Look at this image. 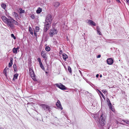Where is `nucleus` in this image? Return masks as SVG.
Segmentation results:
<instances>
[{
  "label": "nucleus",
  "mask_w": 129,
  "mask_h": 129,
  "mask_svg": "<svg viewBox=\"0 0 129 129\" xmlns=\"http://www.w3.org/2000/svg\"><path fill=\"white\" fill-rule=\"evenodd\" d=\"M106 118V116L104 114H102L98 120V125L99 127L102 128L105 125Z\"/></svg>",
  "instance_id": "nucleus-1"
},
{
  "label": "nucleus",
  "mask_w": 129,
  "mask_h": 129,
  "mask_svg": "<svg viewBox=\"0 0 129 129\" xmlns=\"http://www.w3.org/2000/svg\"><path fill=\"white\" fill-rule=\"evenodd\" d=\"M2 18L3 21L7 24L11 28H13V27L14 25L12 23L10 19H8L6 17L4 16H2Z\"/></svg>",
  "instance_id": "nucleus-2"
},
{
  "label": "nucleus",
  "mask_w": 129,
  "mask_h": 129,
  "mask_svg": "<svg viewBox=\"0 0 129 129\" xmlns=\"http://www.w3.org/2000/svg\"><path fill=\"white\" fill-rule=\"evenodd\" d=\"M58 32L57 30L55 28H53L51 29L49 35L51 37H53L54 35L56 34Z\"/></svg>",
  "instance_id": "nucleus-3"
},
{
  "label": "nucleus",
  "mask_w": 129,
  "mask_h": 129,
  "mask_svg": "<svg viewBox=\"0 0 129 129\" xmlns=\"http://www.w3.org/2000/svg\"><path fill=\"white\" fill-rule=\"evenodd\" d=\"M54 85L56 86L57 87L62 90H66L67 89L66 87L64 85L60 83L55 84Z\"/></svg>",
  "instance_id": "nucleus-4"
},
{
  "label": "nucleus",
  "mask_w": 129,
  "mask_h": 129,
  "mask_svg": "<svg viewBox=\"0 0 129 129\" xmlns=\"http://www.w3.org/2000/svg\"><path fill=\"white\" fill-rule=\"evenodd\" d=\"M52 19V16L51 15L49 14L46 17L45 21L46 23H51Z\"/></svg>",
  "instance_id": "nucleus-5"
},
{
  "label": "nucleus",
  "mask_w": 129,
  "mask_h": 129,
  "mask_svg": "<svg viewBox=\"0 0 129 129\" xmlns=\"http://www.w3.org/2000/svg\"><path fill=\"white\" fill-rule=\"evenodd\" d=\"M29 73L31 78L34 81L36 80V78L34 72L31 69H30L29 70Z\"/></svg>",
  "instance_id": "nucleus-6"
},
{
  "label": "nucleus",
  "mask_w": 129,
  "mask_h": 129,
  "mask_svg": "<svg viewBox=\"0 0 129 129\" xmlns=\"http://www.w3.org/2000/svg\"><path fill=\"white\" fill-rule=\"evenodd\" d=\"M44 28V30L45 31H46L47 30H48L50 27L51 24V23H46Z\"/></svg>",
  "instance_id": "nucleus-7"
},
{
  "label": "nucleus",
  "mask_w": 129,
  "mask_h": 129,
  "mask_svg": "<svg viewBox=\"0 0 129 129\" xmlns=\"http://www.w3.org/2000/svg\"><path fill=\"white\" fill-rule=\"evenodd\" d=\"M41 55L42 57L45 60V61H46V60L47 58V57L46 54V52L42 51L41 53Z\"/></svg>",
  "instance_id": "nucleus-8"
},
{
  "label": "nucleus",
  "mask_w": 129,
  "mask_h": 129,
  "mask_svg": "<svg viewBox=\"0 0 129 129\" xmlns=\"http://www.w3.org/2000/svg\"><path fill=\"white\" fill-rule=\"evenodd\" d=\"M87 22L89 25L91 26H96V23L92 20H87Z\"/></svg>",
  "instance_id": "nucleus-9"
},
{
  "label": "nucleus",
  "mask_w": 129,
  "mask_h": 129,
  "mask_svg": "<svg viewBox=\"0 0 129 129\" xmlns=\"http://www.w3.org/2000/svg\"><path fill=\"white\" fill-rule=\"evenodd\" d=\"M56 105L58 108L60 109L61 110L62 109V108L61 106L60 101L58 100L56 103Z\"/></svg>",
  "instance_id": "nucleus-10"
},
{
  "label": "nucleus",
  "mask_w": 129,
  "mask_h": 129,
  "mask_svg": "<svg viewBox=\"0 0 129 129\" xmlns=\"http://www.w3.org/2000/svg\"><path fill=\"white\" fill-rule=\"evenodd\" d=\"M107 63L109 65L112 64L113 62V60L111 58H109L107 59Z\"/></svg>",
  "instance_id": "nucleus-11"
},
{
  "label": "nucleus",
  "mask_w": 129,
  "mask_h": 129,
  "mask_svg": "<svg viewBox=\"0 0 129 129\" xmlns=\"http://www.w3.org/2000/svg\"><path fill=\"white\" fill-rule=\"evenodd\" d=\"M60 5V3L57 2H54L53 3V5L56 8L58 7Z\"/></svg>",
  "instance_id": "nucleus-12"
},
{
  "label": "nucleus",
  "mask_w": 129,
  "mask_h": 129,
  "mask_svg": "<svg viewBox=\"0 0 129 129\" xmlns=\"http://www.w3.org/2000/svg\"><path fill=\"white\" fill-rule=\"evenodd\" d=\"M40 106L42 107V108L44 110H46V108L47 107L48 105L45 104H41Z\"/></svg>",
  "instance_id": "nucleus-13"
},
{
  "label": "nucleus",
  "mask_w": 129,
  "mask_h": 129,
  "mask_svg": "<svg viewBox=\"0 0 129 129\" xmlns=\"http://www.w3.org/2000/svg\"><path fill=\"white\" fill-rule=\"evenodd\" d=\"M12 15H13L14 17L15 18H18V14L17 13L15 12H13L12 13Z\"/></svg>",
  "instance_id": "nucleus-14"
},
{
  "label": "nucleus",
  "mask_w": 129,
  "mask_h": 129,
  "mask_svg": "<svg viewBox=\"0 0 129 129\" xmlns=\"http://www.w3.org/2000/svg\"><path fill=\"white\" fill-rule=\"evenodd\" d=\"M63 58L65 60H66V59L68 58L67 55L65 54H63L62 55Z\"/></svg>",
  "instance_id": "nucleus-15"
},
{
  "label": "nucleus",
  "mask_w": 129,
  "mask_h": 129,
  "mask_svg": "<svg viewBox=\"0 0 129 129\" xmlns=\"http://www.w3.org/2000/svg\"><path fill=\"white\" fill-rule=\"evenodd\" d=\"M13 59L12 58H11L10 59V62L9 63V67H11L13 64Z\"/></svg>",
  "instance_id": "nucleus-16"
},
{
  "label": "nucleus",
  "mask_w": 129,
  "mask_h": 129,
  "mask_svg": "<svg viewBox=\"0 0 129 129\" xmlns=\"http://www.w3.org/2000/svg\"><path fill=\"white\" fill-rule=\"evenodd\" d=\"M108 106L110 108L111 110L113 111H115V110L114 109L112 108V104L111 103H110L109 104H108Z\"/></svg>",
  "instance_id": "nucleus-17"
},
{
  "label": "nucleus",
  "mask_w": 129,
  "mask_h": 129,
  "mask_svg": "<svg viewBox=\"0 0 129 129\" xmlns=\"http://www.w3.org/2000/svg\"><path fill=\"white\" fill-rule=\"evenodd\" d=\"M11 21H12L13 23L16 25H18V22L13 19H11Z\"/></svg>",
  "instance_id": "nucleus-18"
},
{
  "label": "nucleus",
  "mask_w": 129,
  "mask_h": 129,
  "mask_svg": "<svg viewBox=\"0 0 129 129\" xmlns=\"http://www.w3.org/2000/svg\"><path fill=\"white\" fill-rule=\"evenodd\" d=\"M42 9L40 8H39L36 11V12L38 14L40 13L42 11Z\"/></svg>",
  "instance_id": "nucleus-19"
},
{
  "label": "nucleus",
  "mask_w": 129,
  "mask_h": 129,
  "mask_svg": "<svg viewBox=\"0 0 129 129\" xmlns=\"http://www.w3.org/2000/svg\"><path fill=\"white\" fill-rule=\"evenodd\" d=\"M122 121L125 122L126 124H129V120H128L122 119Z\"/></svg>",
  "instance_id": "nucleus-20"
},
{
  "label": "nucleus",
  "mask_w": 129,
  "mask_h": 129,
  "mask_svg": "<svg viewBox=\"0 0 129 129\" xmlns=\"http://www.w3.org/2000/svg\"><path fill=\"white\" fill-rule=\"evenodd\" d=\"M17 50L15 48H14L13 49V53L16 54L17 53Z\"/></svg>",
  "instance_id": "nucleus-21"
},
{
  "label": "nucleus",
  "mask_w": 129,
  "mask_h": 129,
  "mask_svg": "<svg viewBox=\"0 0 129 129\" xmlns=\"http://www.w3.org/2000/svg\"><path fill=\"white\" fill-rule=\"evenodd\" d=\"M18 74H15L14 75V77L13 78V80H15L17 79Z\"/></svg>",
  "instance_id": "nucleus-22"
},
{
  "label": "nucleus",
  "mask_w": 129,
  "mask_h": 129,
  "mask_svg": "<svg viewBox=\"0 0 129 129\" xmlns=\"http://www.w3.org/2000/svg\"><path fill=\"white\" fill-rule=\"evenodd\" d=\"M6 68L3 71V74H4L5 76L7 77V75L6 72Z\"/></svg>",
  "instance_id": "nucleus-23"
},
{
  "label": "nucleus",
  "mask_w": 129,
  "mask_h": 129,
  "mask_svg": "<svg viewBox=\"0 0 129 129\" xmlns=\"http://www.w3.org/2000/svg\"><path fill=\"white\" fill-rule=\"evenodd\" d=\"M19 13H23L24 12V10H22V9L21 8L19 9Z\"/></svg>",
  "instance_id": "nucleus-24"
},
{
  "label": "nucleus",
  "mask_w": 129,
  "mask_h": 129,
  "mask_svg": "<svg viewBox=\"0 0 129 129\" xmlns=\"http://www.w3.org/2000/svg\"><path fill=\"white\" fill-rule=\"evenodd\" d=\"M40 67L43 70H44L45 69L42 63H41L39 64Z\"/></svg>",
  "instance_id": "nucleus-25"
},
{
  "label": "nucleus",
  "mask_w": 129,
  "mask_h": 129,
  "mask_svg": "<svg viewBox=\"0 0 129 129\" xmlns=\"http://www.w3.org/2000/svg\"><path fill=\"white\" fill-rule=\"evenodd\" d=\"M51 109L49 106H47V107L46 108V110H48L49 112H50V111Z\"/></svg>",
  "instance_id": "nucleus-26"
},
{
  "label": "nucleus",
  "mask_w": 129,
  "mask_h": 129,
  "mask_svg": "<svg viewBox=\"0 0 129 129\" xmlns=\"http://www.w3.org/2000/svg\"><path fill=\"white\" fill-rule=\"evenodd\" d=\"M13 69L14 71L15 72L17 70L16 66L15 64H14L13 65Z\"/></svg>",
  "instance_id": "nucleus-27"
},
{
  "label": "nucleus",
  "mask_w": 129,
  "mask_h": 129,
  "mask_svg": "<svg viewBox=\"0 0 129 129\" xmlns=\"http://www.w3.org/2000/svg\"><path fill=\"white\" fill-rule=\"evenodd\" d=\"M29 30L30 34H33V30L31 29V27H29Z\"/></svg>",
  "instance_id": "nucleus-28"
},
{
  "label": "nucleus",
  "mask_w": 129,
  "mask_h": 129,
  "mask_svg": "<svg viewBox=\"0 0 129 129\" xmlns=\"http://www.w3.org/2000/svg\"><path fill=\"white\" fill-rule=\"evenodd\" d=\"M1 6L3 8L5 9L6 8V5L4 4H3L1 5Z\"/></svg>",
  "instance_id": "nucleus-29"
},
{
  "label": "nucleus",
  "mask_w": 129,
  "mask_h": 129,
  "mask_svg": "<svg viewBox=\"0 0 129 129\" xmlns=\"http://www.w3.org/2000/svg\"><path fill=\"white\" fill-rule=\"evenodd\" d=\"M45 50L47 51H48L50 50V48L49 47H47L45 48Z\"/></svg>",
  "instance_id": "nucleus-30"
},
{
  "label": "nucleus",
  "mask_w": 129,
  "mask_h": 129,
  "mask_svg": "<svg viewBox=\"0 0 129 129\" xmlns=\"http://www.w3.org/2000/svg\"><path fill=\"white\" fill-rule=\"evenodd\" d=\"M37 60L39 61V64L42 63L41 59L40 58H37Z\"/></svg>",
  "instance_id": "nucleus-31"
},
{
  "label": "nucleus",
  "mask_w": 129,
  "mask_h": 129,
  "mask_svg": "<svg viewBox=\"0 0 129 129\" xmlns=\"http://www.w3.org/2000/svg\"><path fill=\"white\" fill-rule=\"evenodd\" d=\"M68 69L69 71V72L70 73H71L72 72V70L71 67L70 66H69L68 67Z\"/></svg>",
  "instance_id": "nucleus-32"
},
{
  "label": "nucleus",
  "mask_w": 129,
  "mask_h": 129,
  "mask_svg": "<svg viewBox=\"0 0 129 129\" xmlns=\"http://www.w3.org/2000/svg\"><path fill=\"white\" fill-rule=\"evenodd\" d=\"M11 36L14 39H16V37L14 36V35L13 34H11Z\"/></svg>",
  "instance_id": "nucleus-33"
},
{
  "label": "nucleus",
  "mask_w": 129,
  "mask_h": 129,
  "mask_svg": "<svg viewBox=\"0 0 129 129\" xmlns=\"http://www.w3.org/2000/svg\"><path fill=\"white\" fill-rule=\"evenodd\" d=\"M36 31L38 32V31L39 30V28L38 27H36Z\"/></svg>",
  "instance_id": "nucleus-34"
},
{
  "label": "nucleus",
  "mask_w": 129,
  "mask_h": 129,
  "mask_svg": "<svg viewBox=\"0 0 129 129\" xmlns=\"http://www.w3.org/2000/svg\"><path fill=\"white\" fill-rule=\"evenodd\" d=\"M97 33L98 34H99L100 35H101V34L100 31V30H97Z\"/></svg>",
  "instance_id": "nucleus-35"
},
{
  "label": "nucleus",
  "mask_w": 129,
  "mask_h": 129,
  "mask_svg": "<svg viewBox=\"0 0 129 129\" xmlns=\"http://www.w3.org/2000/svg\"><path fill=\"white\" fill-rule=\"evenodd\" d=\"M30 17L32 19H34L35 18V16L34 14L31 15Z\"/></svg>",
  "instance_id": "nucleus-36"
},
{
  "label": "nucleus",
  "mask_w": 129,
  "mask_h": 129,
  "mask_svg": "<svg viewBox=\"0 0 129 129\" xmlns=\"http://www.w3.org/2000/svg\"><path fill=\"white\" fill-rule=\"evenodd\" d=\"M99 92L100 93V94H101V95L102 96V97L103 98H104V95L103 94V93L101 92V91H99Z\"/></svg>",
  "instance_id": "nucleus-37"
},
{
  "label": "nucleus",
  "mask_w": 129,
  "mask_h": 129,
  "mask_svg": "<svg viewBox=\"0 0 129 129\" xmlns=\"http://www.w3.org/2000/svg\"><path fill=\"white\" fill-rule=\"evenodd\" d=\"M103 93H105L107 92V91L106 90H102Z\"/></svg>",
  "instance_id": "nucleus-38"
},
{
  "label": "nucleus",
  "mask_w": 129,
  "mask_h": 129,
  "mask_svg": "<svg viewBox=\"0 0 129 129\" xmlns=\"http://www.w3.org/2000/svg\"><path fill=\"white\" fill-rule=\"evenodd\" d=\"M106 101L108 102L109 103V104L110 103H111L110 102V101L109 100V99H107L106 100Z\"/></svg>",
  "instance_id": "nucleus-39"
},
{
  "label": "nucleus",
  "mask_w": 129,
  "mask_h": 129,
  "mask_svg": "<svg viewBox=\"0 0 129 129\" xmlns=\"http://www.w3.org/2000/svg\"><path fill=\"white\" fill-rule=\"evenodd\" d=\"M126 3L129 5V0H126Z\"/></svg>",
  "instance_id": "nucleus-40"
},
{
  "label": "nucleus",
  "mask_w": 129,
  "mask_h": 129,
  "mask_svg": "<svg viewBox=\"0 0 129 129\" xmlns=\"http://www.w3.org/2000/svg\"><path fill=\"white\" fill-rule=\"evenodd\" d=\"M62 53V50H60L59 52V53L60 54H61Z\"/></svg>",
  "instance_id": "nucleus-41"
},
{
  "label": "nucleus",
  "mask_w": 129,
  "mask_h": 129,
  "mask_svg": "<svg viewBox=\"0 0 129 129\" xmlns=\"http://www.w3.org/2000/svg\"><path fill=\"white\" fill-rule=\"evenodd\" d=\"M101 56L100 55H98L97 57V58H99L101 57Z\"/></svg>",
  "instance_id": "nucleus-42"
},
{
  "label": "nucleus",
  "mask_w": 129,
  "mask_h": 129,
  "mask_svg": "<svg viewBox=\"0 0 129 129\" xmlns=\"http://www.w3.org/2000/svg\"><path fill=\"white\" fill-rule=\"evenodd\" d=\"M96 29H97V30H100V29L99 28V26H97L96 27Z\"/></svg>",
  "instance_id": "nucleus-43"
},
{
  "label": "nucleus",
  "mask_w": 129,
  "mask_h": 129,
  "mask_svg": "<svg viewBox=\"0 0 129 129\" xmlns=\"http://www.w3.org/2000/svg\"><path fill=\"white\" fill-rule=\"evenodd\" d=\"M94 118L95 120H98H98L97 119V118L95 116H94Z\"/></svg>",
  "instance_id": "nucleus-44"
},
{
  "label": "nucleus",
  "mask_w": 129,
  "mask_h": 129,
  "mask_svg": "<svg viewBox=\"0 0 129 129\" xmlns=\"http://www.w3.org/2000/svg\"><path fill=\"white\" fill-rule=\"evenodd\" d=\"M116 0V1H117L118 3H119L120 2L119 0Z\"/></svg>",
  "instance_id": "nucleus-45"
},
{
  "label": "nucleus",
  "mask_w": 129,
  "mask_h": 129,
  "mask_svg": "<svg viewBox=\"0 0 129 129\" xmlns=\"http://www.w3.org/2000/svg\"><path fill=\"white\" fill-rule=\"evenodd\" d=\"M99 76V74H97L96 75V77L98 78V77Z\"/></svg>",
  "instance_id": "nucleus-46"
},
{
  "label": "nucleus",
  "mask_w": 129,
  "mask_h": 129,
  "mask_svg": "<svg viewBox=\"0 0 129 129\" xmlns=\"http://www.w3.org/2000/svg\"><path fill=\"white\" fill-rule=\"evenodd\" d=\"M16 49L18 50L19 49V47H18L16 48Z\"/></svg>",
  "instance_id": "nucleus-47"
},
{
  "label": "nucleus",
  "mask_w": 129,
  "mask_h": 129,
  "mask_svg": "<svg viewBox=\"0 0 129 129\" xmlns=\"http://www.w3.org/2000/svg\"><path fill=\"white\" fill-rule=\"evenodd\" d=\"M102 77V75H100V77L101 78Z\"/></svg>",
  "instance_id": "nucleus-48"
},
{
  "label": "nucleus",
  "mask_w": 129,
  "mask_h": 129,
  "mask_svg": "<svg viewBox=\"0 0 129 129\" xmlns=\"http://www.w3.org/2000/svg\"><path fill=\"white\" fill-rule=\"evenodd\" d=\"M79 72L80 73V74H81V71L80 70H79Z\"/></svg>",
  "instance_id": "nucleus-49"
},
{
  "label": "nucleus",
  "mask_w": 129,
  "mask_h": 129,
  "mask_svg": "<svg viewBox=\"0 0 129 129\" xmlns=\"http://www.w3.org/2000/svg\"><path fill=\"white\" fill-rule=\"evenodd\" d=\"M121 124H122L123 125L124 124L122 123H121Z\"/></svg>",
  "instance_id": "nucleus-50"
}]
</instances>
